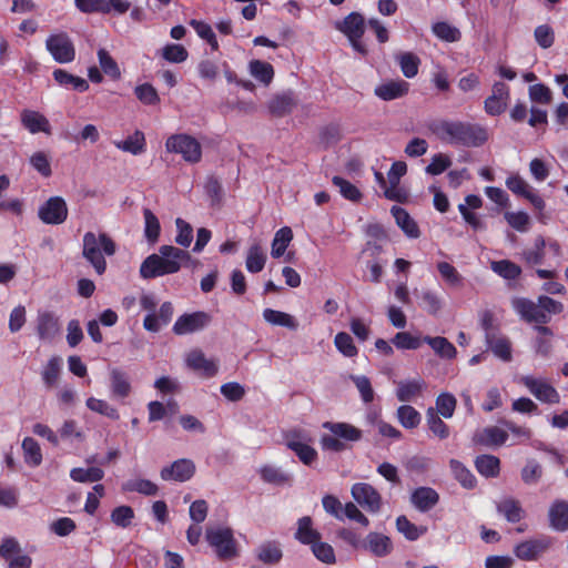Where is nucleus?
I'll return each mask as SVG.
<instances>
[{"label": "nucleus", "instance_id": "obj_1", "mask_svg": "<svg viewBox=\"0 0 568 568\" xmlns=\"http://www.w3.org/2000/svg\"><path fill=\"white\" fill-rule=\"evenodd\" d=\"M428 130L438 140L450 145L478 148L488 140V131L485 126L469 122L434 120L428 123Z\"/></svg>", "mask_w": 568, "mask_h": 568}, {"label": "nucleus", "instance_id": "obj_2", "mask_svg": "<svg viewBox=\"0 0 568 568\" xmlns=\"http://www.w3.org/2000/svg\"><path fill=\"white\" fill-rule=\"evenodd\" d=\"M192 261L190 253L173 245H162L158 254L149 255L140 265V276L144 280L178 273Z\"/></svg>", "mask_w": 568, "mask_h": 568}, {"label": "nucleus", "instance_id": "obj_3", "mask_svg": "<svg viewBox=\"0 0 568 568\" xmlns=\"http://www.w3.org/2000/svg\"><path fill=\"white\" fill-rule=\"evenodd\" d=\"M116 246L105 233L87 232L83 235L82 254L99 275L106 270L105 256H112Z\"/></svg>", "mask_w": 568, "mask_h": 568}, {"label": "nucleus", "instance_id": "obj_4", "mask_svg": "<svg viewBox=\"0 0 568 568\" xmlns=\"http://www.w3.org/2000/svg\"><path fill=\"white\" fill-rule=\"evenodd\" d=\"M323 428L331 434H323L320 444L323 450L339 453L346 449V442H358L362 438V430L357 427L342 422H325Z\"/></svg>", "mask_w": 568, "mask_h": 568}, {"label": "nucleus", "instance_id": "obj_5", "mask_svg": "<svg viewBox=\"0 0 568 568\" xmlns=\"http://www.w3.org/2000/svg\"><path fill=\"white\" fill-rule=\"evenodd\" d=\"M333 26L335 30L346 37L356 53L363 57L368 54V48L363 41L367 21L362 13L353 11L343 19L334 21Z\"/></svg>", "mask_w": 568, "mask_h": 568}, {"label": "nucleus", "instance_id": "obj_6", "mask_svg": "<svg viewBox=\"0 0 568 568\" xmlns=\"http://www.w3.org/2000/svg\"><path fill=\"white\" fill-rule=\"evenodd\" d=\"M285 446L295 453L300 462L306 466H312L317 460V452L312 446L313 438L311 434L301 428L291 429L284 435Z\"/></svg>", "mask_w": 568, "mask_h": 568}, {"label": "nucleus", "instance_id": "obj_7", "mask_svg": "<svg viewBox=\"0 0 568 568\" xmlns=\"http://www.w3.org/2000/svg\"><path fill=\"white\" fill-rule=\"evenodd\" d=\"M165 150L169 153L181 155L190 164H196L202 160L201 143L196 138L186 133L170 135L165 141Z\"/></svg>", "mask_w": 568, "mask_h": 568}, {"label": "nucleus", "instance_id": "obj_8", "mask_svg": "<svg viewBox=\"0 0 568 568\" xmlns=\"http://www.w3.org/2000/svg\"><path fill=\"white\" fill-rule=\"evenodd\" d=\"M209 545L220 559H231L237 555L233 530L226 526L209 527L205 532Z\"/></svg>", "mask_w": 568, "mask_h": 568}, {"label": "nucleus", "instance_id": "obj_9", "mask_svg": "<svg viewBox=\"0 0 568 568\" xmlns=\"http://www.w3.org/2000/svg\"><path fill=\"white\" fill-rule=\"evenodd\" d=\"M45 49L58 63H70L75 58L74 44L67 32L50 34L45 40Z\"/></svg>", "mask_w": 568, "mask_h": 568}, {"label": "nucleus", "instance_id": "obj_10", "mask_svg": "<svg viewBox=\"0 0 568 568\" xmlns=\"http://www.w3.org/2000/svg\"><path fill=\"white\" fill-rule=\"evenodd\" d=\"M518 382L538 400L547 404H558L560 395L557 389L545 378L532 375H524Z\"/></svg>", "mask_w": 568, "mask_h": 568}, {"label": "nucleus", "instance_id": "obj_11", "mask_svg": "<svg viewBox=\"0 0 568 568\" xmlns=\"http://www.w3.org/2000/svg\"><path fill=\"white\" fill-rule=\"evenodd\" d=\"M353 499L368 513L376 514L382 508V496L367 483H356L351 488Z\"/></svg>", "mask_w": 568, "mask_h": 568}, {"label": "nucleus", "instance_id": "obj_12", "mask_svg": "<svg viewBox=\"0 0 568 568\" xmlns=\"http://www.w3.org/2000/svg\"><path fill=\"white\" fill-rule=\"evenodd\" d=\"M510 101L509 87L497 81L491 87V93L484 101V109L488 115L497 116L504 113Z\"/></svg>", "mask_w": 568, "mask_h": 568}, {"label": "nucleus", "instance_id": "obj_13", "mask_svg": "<svg viewBox=\"0 0 568 568\" xmlns=\"http://www.w3.org/2000/svg\"><path fill=\"white\" fill-rule=\"evenodd\" d=\"M211 322V316L205 312L185 313L178 317L172 331L175 335H187L204 329Z\"/></svg>", "mask_w": 568, "mask_h": 568}, {"label": "nucleus", "instance_id": "obj_14", "mask_svg": "<svg viewBox=\"0 0 568 568\" xmlns=\"http://www.w3.org/2000/svg\"><path fill=\"white\" fill-rule=\"evenodd\" d=\"M38 215L45 224H62L68 217L67 203L61 196H52L39 207Z\"/></svg>", "mask_w": 568, "mask_h": 568}, {"label": "nucleus", "instance_id": "obj_15", "mask_svg": "<svg viewBox=\"0 0 568 568\" xmlns=\"http://www.w3.org/2000/svg\"><path fill=\"white\" fill-rule=\"evenodd\" d=\"M511 306L520 318L528 323L545 325L550 321L548 315L541 313L538 301L534 302L525 297H515L511 301Z\"/></svg>", "mask_w": 568, "mask_h": 568}, {"label": "nucleus", "instance_id": "obj_16", "mask_svg": "<svg viewBox=\"0 0 568 568\" xmlns=\"http://www.w3.org/2000/svg\"><path fill=\"white\" fill-rule=\"evenodd\" d=\"M550 538L546 536L527 539L516 545L514 554L520 560L535 561L550 547Z\"/></svg>", "mask_w": 568, "mask_h": 568}, {"label": "nucleus", "instance_id": "obj_17", "mask_svg": "<svg viewBox=\"0 0 568 568\" xmlns=\"http://www.w3.org/2000/svg\"><path fill=\"white\" fill-rule=\"evenodd\" d=\"M195 465L191 459L182 458L161 469L160 476L163 480L186 481L193 477Z\"/></svg>", "mask_w": 568, "mask_h": 568}, {"label": "nucleus", "instance_id": "obj_18", "mask_svg": "<svg viewBox=\"0 0 568 568\" xmlns=\"http://www.w3.org/2000/svg\"><path fill=\"white\" fill-rule=\"evenodd\" d=\"M189 368L200 373L204 377H213L219 371L217 363L207 358L200 349L191 351L185 358Z\"/></svg>", "mask_w": 568, "mask_h": 568}, {"label": "nucleus", "instance_id": "obj_19", "mask_svg": "<svg viewBox=\"0 0 568 568\" xmlns=\"http://www.w3.org/2000/svg\"><path fill=\"white\" fill-rule=\"evenodd\" d=\"M390 538L382 532L371 531L363 540L362 549L375 557H386L393 551Z\"/></svg>", "mask_w": 568, "mask_h": 568}, {"label": "nucleus", "instance_id": "obj_20", "mask_svg": "<svg viewBox=\"0 0 568 568\" xmlns=\"http://www.w3.org/2000/svg\"><path fill=\"white\" fill-rule=\"evenodd\" d=\"M508 439V432L498 426H488L474 434L475 444L486 447H500Z\"/></svg>", "mask_w": 568, "mask_h": 568}, {"label": "nucleus", "instance_id": "obj_21", "mask_svg": "<svg viewBox=\"0 0 568 568\" xmlns=\"http://www.w3.org/2000/svg\"><path fill=\"white\" fill-rule=\"evenodd\" d=\"M60 332V322L54 313L39 311L37 317V333L42 341H52Z\"/></svg>", "mask_w": 568, "mask_h": 568}, {"label": "nucleus", "instance_id": "obj_22", "mask_svg": "<svg viewBox=\"0 0 568 568\" xmlns=\"http://www.w3.org/2000/svg\"><path fill=\"white\" fill-rule=\"evenodd\" d=\"M426 388V383L422 378L400 381L397 383L396 397L399 402L408 403L415 400Z\"/></svg>", "mask_w": 568, "mask_h": 568}, {"label": "nucleus", "instance_id": "obj_23", "mask_svg": "<svg viewBox=\"0 0 568 568\" xmlns=\"http://www.w3.org/2000/svg\"><path fill=\"white\" fill-rule=\"evenodd\" d=\"M409 90V84L404 80H390L375 88V94L384 100L390 101L404 97Z\"/></svg>", "mask_w": 568, "mask_h": 568}, {"label": "nucleus", "instance_id": "obj_24", "mask_svg": "<svg viewBox=\"0 0 568 568\" xmlns=\"http://www.w3.org/2000/svg\"><path fill=\"white\" fill-rule=\"evenodd\" d=\"M22 125L32 134L50 133L49 120L38 111L23 110L20 114Z\"/></svg>", "mask_w": 568, "mask_h": 568}, {"label": "nucleus", "instance_id": "obj_25", "mask_svg": "<svg viewBox=\"0 0 568 568\" xmlns=\"http://www.w3.org/2000/svg\"><path fill=\"white\" fill-rule=\"evenodd\" d=\"M392 215L395 219L397 226L404 232L409 239H417L420 235L419 227L416 221L408 214V212L397 205H394L390 210Z\"/></svg>", "mask_w": 568, "mask_h": 568}, {"label": "nucleus", "instance_id": "obj_26", "mask_svg": "<svg viewBox=\"0 0 568 568\" xmlns=\"http://www.w3.org/2000/svg\"><path fill=\"white\" fill-rule=\"evenodd\" d=\"M410 500L416 509L426 513L438 503L439 495L430 487H419L413 491Z\"/></svg>", "mask_w": 568, "mask_h": 568}, {"label": "nucleus", "instance_id": "obj_27", "mask_svg": "<svg viewBox=\"0 0 568 568\" xmlns=\"http://www.w3.org/2000/svg\"><path fill=\"white\" fill-rule=\"evenodd\" d=\"M414 294L418 300L419 307L428 314L437 315L442 311L444 301L435 291L422 288L415 290Z\"/></svg>", "mask_w": 568, "mask_h": 568}, {"label": "nucleus", "instance_id": "obj_28", "mask_svg": "<svg viewBox=\"0 0 568 568\" xmlns=\"http://www.w3.org/2000/svg\"><path fill=\"white\" fill-rule=\"evenodd\" d=\"M549 525L556 531L568 530V503L556 500L548 511Z\"/></svg>", "mask_w": 568, "mask_h": 568}, {"label": "nucleus", "instance_id": "obj_29", "mask_svg": "<svg viewBox=\"0 0 568 568\" xmlns=\"http://www.w3.org/2000/svg\"><path fill=\"white\" fill-rule=\"evenodd\" d=\"M114 146L132 155H140L146 150V140L142 131L135 130L122 141H114Z\"/></svg>", "mask_w": 568, "mask_h": 568}, {"label": "nucleus", "instance_id": "obj_30", "mask_svg": "<svg viewBox=\"0 0 568 568\" xmlns=\"http://www.w3.org/2000/svg\"><path fill=\"white\" fill-rule=\"evenodd\" d=\"M485 338L488 347L496 357L506 363L513 359L511 343L507 337L487 333Z\"/></svg>", "mask_w": 568, "mask_h": 568}, {"label": "nucleus", "instance_id": "obj_31", "mask_svg": "<svg viewBox=\"0 0 568 568\" xmlns=\"http://www.w3.org/2000/svg\"><path fill=\"white\" fill-rule=\"evenodd\" d=\"M496 508L498 514L511 524L519 523L525 516V510L520 503L511 497H507L498 501L496 504Z\"/></svg>", "mask_w": 568, "mask_h": 568}, {"label": "nucleus", "instance_id": "obj_32", "mask_svg": "<svg viewBox=\"0 0 568 568\" xmlns=\"http://www.w3.org/2000/svg\"><path fill=\"white\" fill-rule=\"evenodd\" d=\"M535 331L538 333V336L534 341V351L537 355L547 358L552 353V331L545 325H537Z\"/></svg>", "mask_w": 568, "mask_h": 568}, {"label": "nucleus", "instance_id": "obj_33", "mask_svg": "<svg viewBox=\"0 0 568 568\" xmlns=\"http://www.w3.org/2000/svg\"><path fill=\"white\" fill-rule=\"evenodd\" d=\"M248 73L261 84L267 87L274 78V68L271 63L262 60H251L247 65Z\"/></svg>", "mask_w": 568, "mask_h": 568}, {"label": "nucleus", "instance_id": "obj_34", "mask_svg": "<svg viewBox=\"0 0 568 568\" xmlns=\"http://www.w3.org/2000/svg\"><path fill=\"white\" fill-rule=\"evenodd\" d=\"M111 393L115 398H125L131 393V383L126 373L113 368L110 373Z\"/></svg>", "mask_w": 568, "mask_h": 568}, {"label": "nucleus", "instance_id": "obj_35", "mask_svg": "<svg viewBox=\"0 0 568 568\" xmlns=\"http://www.w3.org/2000/svg\"><path fill=\"white\" fill-rule=\"evenodd\" d=\"M121 489L124 493H139L144 496H155L159 487L153 481L145 478H131L122 483Z\"/></svg>", "mask_w": 568, "mask_h": 568}, {"label": "nucleus", "instance_id": "obj_36", "mask_svg": "<svg viewBox=\"0 0 568 568\" xmlns=\"http://www.w3.org/2000/svg\"><path fill=\"white\" fill-rule=\"evenodd\" d=\"M267 255L258 243H253L246 254L245 266L250 273H260L263 271Z\"/></svg>", "mask_w": 568, "mask_h": 568}, {"label": "nucleus", "instance_id": "obj_37", "mask_svg": "<svg viewBox=\"0 0 568 568\" xmlns=\"http://www.w3.org/2000/svg\"><path fill=\"white\" fill-rule=\"evenodd\" d=\"M423 341L427 343L440 358L453 359L457 355L456 347L446 337L425 336Z\"/></svg>", "mask_w": 568, "mask_h": 568}, {"label": "nucleus", "instance_id": "obj_38", "mask_svg": "<svg viewBox=\"0 0 568 568\" xmlns=\"http://www.w3.org/2000/svg\"><path fill=\"white\" fill-rule=\"evenodd\" d=\"M256 557L266 565L277 564L283 557L281 545L276 541H265L256 548Z\"/></svg>", "mask_w": 568, "mask_h": 568}, {"label": "nucleus", "instance_id": "obj_39", "mask_svg": "<svg viewBox=\"0 0 568 568\" xmlns=\"http://www.w3.org/2000/svg\"><path fill=\"white\" fill-rule=\"evenodd\" d=\"M63 366V359L60 356H52L43 366L41 377L47 387H53L58 383Z\"/></svg>", "mask_w": 568, "mask_h": 568}, {"label": "nucleus", "instance_id": "obj_40", "mask_svg": "<svg viewBox=\"0 0 568 568\" xmlns=\"http://www.w3.org/2000/svg\"><path fill=\"white\" fill-rule=\"evenodd\" d=\"M402 73L407 79L415 78L418 73L420 59L413 52H399L395 55Z\"/></svg>", "mask_w": 568, "mask_h": 568}, {"label": "nucleus", "instance_id": "obj_41", "mask_svg": "<svg viewBox=\"0 0 568 568\" xmlns=\"http://www.w3.org/2000/svg\"><path fill=\"white\" fill-rule=\"evenodd\" d=\"M53 78L61 87L64 88H72L79 92H84L89 89V83L85 79L73 75L62 69L54 70Z\"/></svg>", "mask_w": 568, "mask_h": 568}, {"label": "nucleus", "instance_id": "obj_42", "mask_svg": "<svg viewBox=\"0 0 568 568\" xmlns=\"http://www.w3.org/2000/svg\"><path fill=\"white\" fill-rule=\"evenodd\" d=\"M475 467L480 475L495 478L499 475L500 460L494 455H480L475 460Z\"/></svg>", "mask_w": 568, "mask_h": 568}, {"label": "nucleus", "instance_id": "obj_43", "mask_svg": "<svg viewBox=\"0 0 568 568\" xmlns=\"http://www.w3.org/2000/svg\"><path fill=\"white\" fill-rule=\"evenodd\" d=\"M292 240L293 232L291 227L283 226L278 231H276L271 246L272 257L278 258L283 256Z\"/></svg>", "mask_w": 568, "mask_h": 568}, {"label": "nucleus", "instance_id": "obj_44", "mask_svg": "<svg viewBox=\"0 0 568 568\" xmlns=\"http://www.w3.org/2000/svg\"><path fill=\"white\" fill-rule=\"evenodd\" d=\"M295 538L305 545H312L314 541L321 539L320 532L312 526L311 517L305 516L298 519Z\"/></svg>", "mask_w": 568, "mask_h": 568}, {"label": "nucleus", "instance_id": "obj_45", "mask_svg": "<svg viewBox=\"0 0 568 568\" xmlns=\"http://www.w3.org/2000/svg\"><path fill=\"white\" fill-rule=\"evenodd\" d=\"M398 423L406 429L416 428L422 422L420 413L410 405H402L396 410Z\"/></svg>", "mask_w": 568, "mask_h": 568}, {"label": "nucleus", "instance_id": "obj_46", "mask_svg": "<svg viewBox=\"0 0 568 568\" xmlns=\"http://www.w3.org/2000/svg\"><path fill=\"white\" fill-rule=\"evenodd\" d=\"M263 318L271 325L282 326L290 329L297 328V322L295 321V318L291 314L285 312L265 308L263 311Z\"/></svg>", "mask_w": 568, "mask_h": 568}, {"label": "nucleus", "instance_id": "obj_47", "mask_svg": "<svg viewBox=\"0 0 568 568\" xmlns=\"http://www.w3.org/2000/svg\"><path fill=\"white\" fill-rule=\"evenodd\" d=\"M261 478L268 484L273 485H285L290 484L292 476L280 467L273 465H265L260 468Z\"/></svg>", "mask_w": 568, "mask_h": 568}, {"label": "nucleus", "instance_id": "obj_48", "mask_svg": "<svg viewBox=\"0 0 568 568\" xmlns=\"http://www.w3.org/2000/svg\"><path fill=\"white\" fill-rule=\"evenodd\" d=\"M144 217V237L150 244H155L161 234V225L156 215L150 210H143Z\"/></svg>", "mask_w": 568, "mask_h": 568}, {"label": "nucleus", "instance_id": "obj_49", "mask_svg": "<svg viewBox=\"0 0 568 568\" xmlns=\"http://www.w3.org/2000/svg\"><path fill=\"white\" fill-rule=\"evenodd\" d=\"M295 100L291 92H285L274 97L268 103V110L272 114L281 116L292 111Z\"/></svg>", "mask_w": 568, "mask_h": 568}, {"label": "nucleus", "instance_id": "obj_50", "mask_svg": "<svg viewBox=\"0 0 568 568\" xmlns=\"http://www.w3.org/2000/svg\"><path fill=\"white\" fill-rule=\"evenodd\" d=\"M22 450L24 462L29 466L37 467L42 463L41 448L32 437H26L22 440Z\"/></svg>", "mask_w": 568, "mask_h": 568}, {"label": "nucleus", "instance_id": "obj_51", "mask_svg": "<svg viewBox=\"0 0 568 568\" xmlns=\"http://www.w3.org/2000/svg\"><path fill=\"white\" fill-rule=\"evenodd\" d=\"M450 469L455 479L466 489H471L476 486V478L471 471L466 468L459 460L452 459Z\"/></svg>", "mask_w": 568, "mask_h": 568}, {"label": "nucleus", "instance_id": "obj_52", "mask_svg": "<svg viewBox=\"0 0 568 568\" xmlns=\"http://www.w3.org/2000/svg\"><path fill=\"white\" fill-rule=\"evenodd\" d=\"M397 530L405 536L408 540H417L419 537L426 534L427 528L423 526H416L410 523L406 516H399L396 519Z\"/></svg>", "mask_w": 568, "mask_h": 568}, {"label": "nucleus", "instance_id": "obj_53", "mask_svg": "<svg viewBox=\"0 0 568 568\" xmlns=\"http://www.w3.org/2000/svg\"><path fill=\"white\" fill-rule=\"evenodd\" d=\"M70 477L77 483H98L104 477V471L99 467L72 468Z\"/></svg>", "mask_w": 568, "mask_h": 568}, {"label": "nucleus", "instance_id": "obj_54", "mask_svg": "<svg viewBox=\"0 0 568 568\" xmlns=\"http://www.w3.org/2000/svg\"><path fill=\"white\" fill-rule=\"evenodd\" d=\"M98 61L100 68L103 73H105L111 79L118 80L121 77L120 68L116 61L111 57V54L104 49L100 48L97 52Z\"/></svg>", "mask_w": 568, "mask_h": 568}, {"label": "nucleus", "instance_id": "obj_55", "mask_svg": "<svg viewBox=\"0 0 568 568\" xmlns=\"http://www.w3.org/2000/svg\"><path fill=\"white\" fill-rule=\"evenodd\" d=\"M426 422L434 436L439 439H446L449 436V428L447 424L443 422L433 407H429L426 412Z\"/></svg>", "mask_w": 568, "mask_h": 568}, {"label": "nucleus", "instance_id": "obj_56", "mask_svg": "<svg viewBox=\"0 0 568 568\" xmlns=\"http://www.w3.org/2000/svg\"><path fill=\"white\" fill-rule=\"evenodd\" d=\"M437 270L447 285L452 287H462L464 285L463 275L448 262H438Z\"/></svg>", "mask_w": 568, "mask_h": 568}, {"label": "nucleus", "instance_id": "obj_57", "mask_svg": "<svg viewBox=\"0 0 568 568\" xmlns=\"http://www.w3.org/2000/svg\"><path fill=\"white\" fill-rule=\"evenodd\" d=\"M333 184L338 189L339 194L352 202H358L362 199L359 189L342 176H334Z\"/></svg>", "mask_w": 568, "mask_h": 568}, {"label": "nucleus", "instance_id": "obj_58", "mask_svg": "<svg viewBox=\"0 0 568 568\" xmlns=\"http://www.w3.org/2000/svg\"><path fill=\"white\" fill-rule=\"evenodd\" d=\"M490 267L496 274L506 280H516L521 273V268L508 260L494 261Z\"/></svg>", "mask_w": 568, "mask_h": 568}, {"label": "nucleus", "instance_id": "obj_59", "mask_svg": "<svg viewBox=\"0 0 568 568\" xmlns=\"http://www.w3.org/2000/svg\"><path fill=\"white\" fill-rule=\"evenodd\" d=\"M457 400L450 393H442L436 398V414L444 418H450L456 409Z\"/></svg>", "mask_w": 568, "mask_h": 568}, {"label": "nucleus", "instance_id": "obj_60", "mask_svg": "<svg viewBox=\"0 0 568 568\" xmlns=\"http://www.w3.org/2000/svg\"><path fill=\"white\" fill-rule=\"evenodd\" d=\"M85 405L90 410L106 416L111 419L116 420L120 417L118 409L111 406L104 399L89 397L85 402Z\"/></svg>", "mask_w": 568, "mask_h": 568}, {"label": "nucleus", "instance_id": "obj_61", "mask_svg": "<svg viewBox=\"0 0 568 568\" xmlns=\"http://www.w3.org/2000/svg\"><path fill=\"white\" fill-rule=\"evenodd\" d=\"M546 240L542 236L535 239L534 247L524 251L523 257L530 265L541 264L545 257Z\"/></svg>", "mask_w": 568, "mask_h": 568}, {"label": "nucleus", "instance_id": "obj_62", "mask_svg": "<svg viewBox=\"0 0 568 568\" xmlns=\"http://www.w3.org/2000/svg\"><path fill=\"white\" fill-rule=\"evenodd\" d=\"M432 30L438 39L446 42H456L460 39V31L447 22H436Z\"/></svg>", "mask_w": 568, "mask_h": 568}, {"label": "nucleus", "instance_id": "obj_63", "mask_svg": "<svg viewBox=\"0 0 568 568\" xmlns=\"http://www.w3.org/2000/svg\"><path fill=\"white\" fill-rule=\"evenodd\" d=\"M111 521L121 528H128L134 519V510L130 506H119L111 511Z\"/></svg>", "mask_w": 568, "mask_h": 568}, {"label": "nucleus", "instance_id": "obj_64", "mask_svg": "<svg viewBox=\"0 0 568 568\" xmlns=\"http://www.w3.org/2000/svg\"><path fill=\"white\" fill-rule=\"evenodd\" d=\"M504 217L507 223L518 232L525 233L530 229V217L526 212H506Z\"/></svg>", "mask_w": 568, "mask_h": 568}]
</instances>
